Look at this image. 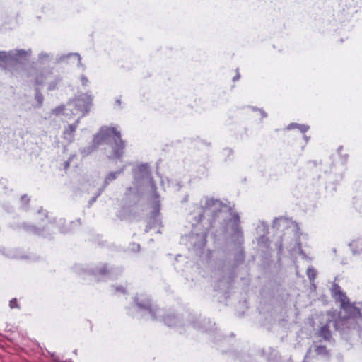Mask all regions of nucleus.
Returning <instances> with one entry per match:
<instances>
[{
  "label": "nucleus",
  "instance_id": "5701e85b",
  "mask_svg": "<svg viewBox=\"0 0 362 362\" xmlns=\"http://www.w3.org/2000/svg\"><path fill=\"white\" fill-rule=\"evenodd\" d=\"M148 168V165L147 164H142L139 166L140 170H145Z\"/></svg>",
  "mask_w": 362,
  "mask_h": 362
},
{
  "label": "nucleus",
  "instance_id": "1a4fd4ad",
  "mask_svg": "<svg viewBox=\"0 0 362 362\" xmlns=\"http://www.w3.org/2000/svg\"><path fill=\"white\" fill-rule=\"evenodd\" d=\"M319 333L320 336L323 337V339L326 341H329L332 338V334L328 324H326L324 326H322L320 329Z\"/></svg>",
  "mask_w": 362,
  "mask_h": 362
},
{
  "label": "nucleus",
  "instance_id": "f3484780",
  "mask_svg": "<svg viewBox=\"0 0 362 362\" xmlns=\"http://www.w3.org/2000/svg\"><path fill=\"white\" fill-rule=\"evenodd\" d=\"M65 110V106L64 105H59V106H57V107H55L54 109H53L52 110V112L53 115L57 116L59 115H60L61 113H62Z\"/></svg>",
  "mask_w": 362,
  "mask_h": 362
},
{
  "label": "nucleus",
  "instance_id": "6e6552de",
  "mask_svg": "<svg viewBox=\"0 0 362 362\" xmlns=\"http://www.w3.org/2000/svg\"><path fill=\"white\" fill-rule=\"evenodd\" d=\"M231 221L233 222V230H234V232L238 234H242L243 232L241 228L240 227V218L239 215L235 213L233 214Z\"/></svg>",
  "mask_w": 362,
  "mask_h": 362
},
{
  "label": "nucleus",
  "instance_id": "4be33fe9",
  "mask_svg": "<svg viewBox=\"0 0 362 362\" xmlns=\"http://www.w3.org/2000/svg\"><path fill=\"white\" fill-rule=\"evenodd\" d=\"M71 158H69V160L67 161H66L64 163V169L66 170L69 167V165H70V160H71Z\"/></svg>",
  "mask_w": 362,
  "mask_h": 362
},
{
  "label": "nucleus",
  "instance_id": "a878e982",
  "mask_svg": "<svg viewBox=\"0 0 362 362\" xmlns=\"http://www.w3.org/2000/svg\"><path fill=\"white\" fill-rule=\"evenodd\" d=\"M239 78H240V74H237V75L233 78V81H237V80H238V79H239Z\"/></svg>",
  "mask_w": 362,
  "mask_h": 362
},
{
  "label": "nucleus",
  "instance_id": "dca6fc26",
  "mask_svg": "<svg viewBox=\"0 0 362 362\" xmlns=\"http://www.w3.org/2000/svg\"><path fill=\"white\" fill-rule=\"evenodd\" d=\"M290 127H298L303 133L306 132L309 129V127L305 124H290Z\"/></svg>",
  "mask_w": 362,
  "mask_h": 362
},
{
  "label": "nucleus",
  "instance_id": "f257e3e1",
  "mask_svg": "<svg viewBox=\"0 0 362 362\" xmlns=\"http://www.w3.org/2000/svg\"><path fill=\"white\" fill-rule=\"evenodd\" d=\"M108 139L113 140V143L110 144L112 153L110 156V158H121L124 153L126 144L125 141L122 139L121 132L115 127L102 128L100 132L95 136L93 141L99 145Z\"/></svg>",
  "mask_w": 362,
  "mask_h": 362
},
{
  "label": "nucleus",
  "instance_id": "6ab92c4d",
  "mask_svg": "<svg viewBox=\"0 0 362 362\" xmlns=\"http://www.w3.org/2000/svg\"><path fill=\"white\" fill-rule=\"evenodd\" d=\"M9 307L11 308H19V305L18 304V301H17V299L16 298H13L10 300L9 302Z\"/></svg>",
  "mask_w": 362,
  "mask_h": 362
},
{
  "label": "nucleus",
  "instance_id": "b1692460",
  "mask_svg": "<svg viewBox=\"0 0 362 362\" xmlns=\"http://www.w3.org/2000/svg\"><path fill=\"white\" fill-rule=\"evenodd\" d=\"M359 243H359V241L354 240V241H353V242L350 244V245H351V247H354V246L358 245Z\"/></svg>",
  "mask_w": 362,
  "mask_h": 362
},
{
  "label": "nucleus",
  "instance_id": "393cba45",
  "mask_svg": "<svg viewBox=\"0 0 362 362\" xmlns=\"http://www.w3.org/2000/svg\"><path fill=\"white\" fill-rule=\"evenodd\" d=\"M36 97L37 98V100L40 102L42 100V95L41 94L37 95Z\"/></svg>",
  "mask_w": 362,
  "mask_h": 362
},
{
  "label": "nucleus",
  "instance_id": "423d86ee",
  "mask_svg": "<svg viewBox=\"0 0 362 362\" xmlns=\"http://www.w3.org/2000/svg\"><path fill=\"white\" fill-rule=\"evenodd\" d=\"M79 124V119H77L75 123L69 124L67 128L63 132L62 137L64 139L68 141L69 143L74 141V134Z\"/></svg>",
  "mask_w": 362,
  "mask_h": 362
},
{
  "label": "nucleus",
  "instance_id": "4468645a",
  "mask_svg": "<svg viewBox=\"0 0 362 362\" xmlns=\"http://www.w3.org/2000/svg\"><path fill=\"white\" fill-rule=\"evenodd\" d=\"M306 274L310 281H313L317 276V272L313 267L308 268Z\"/></svg>",
  "mask_w": 362,
  "mask_h": 362
},
{
  "label": "nucleus",
  "instance_id": "a211bd4d",
  "mask_svg": "<svg viewBox=\"0 0 362 362\" xmlns=\"http://www.w3.org/2000/svg\"><path fill=\"white\" fill-rule=\"evenodd\" d=\"M98 274L100 275H107L109 273V268L107 264L104 265L102 268L99 269L97 271Z\"/></svg>",
  "mask_w": 362,
  "mask_h": 362
},
{
  "label": "nucleus",
  "instance_id": "f8f14e48",
  "mask_svg": "<svg viewBox=\"0 0 362 362\" xmlns=\"http://www.w3.org/2000/svg\"><path fill=\"white\" fill-rule=\"evenodd\" d=\"M122 172V170H119L117 172H112V173H109L105 180V183L106 185L109 184L110 182L115 180L117 177V175L119 174H120Z\"/></svg>",
  "mask_w": 362,
  "mask_h": 362
},
{
  "label": "nucleus",
  "instance_id": "2eb2a0df",
  "mask_svg": "<svg viewBox=\"0 0 362 362\" xmlns=\"http://www.w3.org/2000/svg\"><path fill=\"white\" fill-rule=\"evenodd\" d=\"M45 76L43 73H39L35 78V83L36 85H41L43 83Z\"/></svg>",
  "mask_w": 362,
  "mask_h": 362
},
{
  "label": "nucleus",
  "instance_id": "9d476101",
  "mask_svg": "<svg viewBox=\"0 0 362 362\" xmlns=\"http://www.w3.org/2000/svg\"><path fill=\"white\" fill-rule=\"evenodd\" d=\"M31 53L30 50L18 49L13 56L14 60H19L21 59H26Z\"/></svg>",
  "mask_w": 362,
  "mask_h": 362
},
{
  "label": "nucleus",
  "instance_id": "ddd939ff",
  "mask_svg": "<svg viewBox=\"0 0 362 362\" xmlns=\"http://www.w3.org/2000/svg\"><path fill=\"white\" fill-rule=\"evenodd\" d=\"M315 351L317 355L327 356L329 354V351L325 346H316L315 349Z\"/></svg>",
  "mask_w": 362,
  "mask_h": 362
},
{
  "label": "nucleus",
  "instance_id": "aec40b11",
  "mask_svg": "<svg viewBox=\"0 0 362 362\" xmlns=\"http://www.w3.org/2000/svg\"><path fill=\"white\" fill-rule=\"evenodd\" d=\"M115 292H117V293H126L125 288L124 286H116L115 288Z\"/></svg>",
  "mask_w": 362,
  "mask_h": 362
},
{
  "label": "nucleus",
  "instance_id": "9b49d317",
  "mask_svg": "<svg viewBox=\"0 0 362 362\" xmlns=\"http://www.w3.org/2000/svg\"><path fill=\"white\" fill-rule=\"evenodd\" d=\"M10 57H11L10 53H8L5 51H1L0 52V66H4L9 60Z\"/></svg>",
  "mask_w": 362,
  "mask_h": 362
},
{
  "label": "nucleus",
  "instance_id": "39448f33",
  "mask_svg": "<svg viewBox=\"0 0 362 362\" xmlns=\"http://www.w3.org/2000/svg\"><path fill=\"white\" fill-rule=\"evenodd\" d=\"M342 309L347 315L349 317H357L361 316V310L357 308L354 303H351L348 300L344 305H341Z\"/></svg>",
  "mask_w": 362,
  "mask_h": 362
},
{
  "label": "nucleus",
  "instance_id": "0eeeda50",
  "mask_svg": "<svg viewBox=\"0 0 362 362\" xmlns=\"http://www.w3.org/2000/svg\"><path fill=\"white\" fill-rule=\"evenodd\" d=\"M223 206H224V204L221 200L214 198H209L206 200L204 207L206 209L209 210H220Z\"/></svg>",
  "mask_w": 362,
  "mask_h": 362
},
{
  "label": "nucleus",
  "instance_id": "20e7f679",
  "mask_svg": "<svg viewBox=\"0 0 362 362\" xmlns=\"http://www.w3.org/2000/svg\"><path fill=\"white\" fill-rule=\"evenodd\" d=\"M136 303L141 309L147 310L153 317H155L156 313L158 310L156 308H153L151 300L148 296L141 294L136 297Z\"/></svg>",
  "mask_w": 362,
  "mask_h": 362
},
{
  "label": "nucleus",
  "instance_id": "7ed1b4c3",
  "mask_svg": "<svg viewBox=\"0 0 362 362\" xmlns=\"http://www.w3.org/2000/svg\"><path fill=\"white\" fill-rule=\"evenodd\" d=\"M92 105L93 98L88 95H85L75 101L76 107L79 111L83 112V115H85L89 112Z\"/></svg>",
  "mask_w": 362,
  "mask_h": 362
},
{
  "label": "nucleus",
  "instance_id": "412c9836",
  "mask_svg": "<svg viewBox=\"0 0 362 362\" xmlns=\"http://www.w3.org/2000/svg\"><path fill=\"white\" fill-rule=\"evenodd\" d=\"M81 82L83 86H86L88 83V80L86 76H81Z\"/></svg>",
  "mask_w": 362,
  "mask_h": 362
},
{
  "label": "nucleus",
  "instance_id": "f03ea898",
  "mask_svg": "<svg viewBox=\"0 0 362 362\" xmlns=\"http://www.w3.org/2000/svg\"><path fill=\"white\" fill-rule=\"evenodd\" d=\"M330 293L332 297L337 301L340 303V307L344 305L348 300H349V298L346 295V293L341 290L339 285L335 282H334L330 288Z\"/></svg>",
  "mask_w": 362,
  "mask_h": 362
}]
</instances>
